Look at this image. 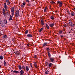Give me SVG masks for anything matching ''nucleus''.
Returning a JSON list of instances; mask_svg holds the SVG:
<instances>
[{
  "label": "nucleus",
  "mask_w": 75,
  "mask_h": 75,
  "mask_svg": "<svg viewBox=\"0 0 75 75\" xmlns=\"http://www.w3.org/2000/svg\"><path fill=\"white\" fill-rule=\"evenodd\" d=\"M26 2H29V0H26Z\"/></svg>",
  "instance_id": "nucleus-46"
},
{
  "label": "nucleus",
  "mask_w": 75,
  "mask_h": 75,
  "mask_svg": "<svg viewBox=\"0 0 75 75\" xmlns=\"http://www.w3.org/2000/svg\"><path fill=\"white\" fill-rule=\"evenodd\" d=\"M64 27H67V25H66V24H64Z\"/></svg>",
  "instance_id": "nucleus-43"
},
{
  "label": "nucleus",
  "mask_w": 75,
  "mask_h": 75,
  "mask_svg": "<svg viewBox=\"0 0 75 75\" xmlns=\"http://www.w3.org/2000/svg\"><path fill=\"white\" fill-rule=\"evenodd\" d=\"M9 0H6V1H8Z\"/></svg>",
  "instance_id": "nucleus-51"
},
{
  "label": "nucleus",
  "mask_w": 75,
  "mask_h": 75,
  "mask_svg": "<svg viewBox=\"0 0 75 75\" xmlns=\"http://www.w3.org/2000/svg\"><path fill=\"white\" fill-rule=\"evenodd\" d=\"M4 66L6 67V66H7V64H6V62L5 61H4Z\"/></svg>",
  "instance_id": "nucleus-25"
},
{
  "label": "nucleus",
  "mask_w": 75,
  "mask_h": 75,
  "mask_svg": "<svg viewBox=\"0 0 75 75\" xmlns=\"http://www.w3.org/2000/svg\"><path fill=\"white\" fill-rule=\"evenodd\" d=\"M47 6H46L45 8L44 9V12H45L47 11Z\"/></svg>",
  "instance_id": "nucleus-23"
},
{
  "label": "nucleus",
  "mask_w": 75,
  "mask_h": 75,
  "mask_svg": "<svg viewBox=\"0 0 75 75\" xmlns=\"http://www.w3.org/2000/svg\"><path fill=\"white\" fill-rule=\"evenodd\" d=\"M7 35H4L3 37V38H7Z\"/></svg>",
  "instance_id": "nucleus-27"
},
{
  "label": "nucleus",
  "mask_w": 75,
  "mask_h": 75,
  "mask_svg": "<svg viewBox=\"0 0 75 75\" xmlns=\"http://www.w3.org/2000/svg\"><path fill=\"white\" fill-rule=\"evenodd\" d=\"M49 72V71H48V70H47L45 72V74H48V72Z\"/></svg>",
  "instance_id": "nucleus-30"
},
{
  "label": "nucleus",
  "mask_w": 75,
  "mask_h": 75,
  "mask_svg": "<svg viewBox=\"0 0 75 75\" xmlns=\"http://www.w3.org/2000/svg\"><path fill=\"white\" fill-rule=\"evenodd\" d=\"M41 25H44V21L42 20L41 21Z\"/></svg>",
  "instance_id": "nucleus-19"
},
{
  "label": "nucleus",
  "mask_w": 75,
  "mask_h": 75,
  "mask_svg": "<svg viewBox=\"0 0 75 75\" xmlns=\"http://www.w3.org/2000/svg\"><path fill=\"white\" fill-rule=\"evenodd\" d=\"M50 18L52 20H54V18L53 16H51Z\"/></svg>",
  "instance_id": "nucleus-33"
},
{
  "label": "nucleus",
  "mask_w": 75,
  "mask_h": 75,
  "mask_svg": "<svg viewBox=\"0 0 75 75\" xmlns=\"http://www.w3.org/2000/svg\"><path fill=\"white\" fill-rule=\"evenodd\" d=\"M19 16V11L17 10L15 13V16L16 17H18Z\"/></svg>",
  "instance_id": "nucleus-2"
},
{
  "label": "nucleus",
  "mask_w": 75,
  "mask_h": 75,
  "mask_svg": "<svg viewBox=\"0 0 75 75\" xmlns=\"http://www.w3.org/2000/svg\"><path fill=\"white\" fill-rule=\"evenodd\" d=\"M12 16L11 15H10L9 16V21H11L12 20Z\"/></svg>",
  "instance_id": "nucleus-14"
},
{
  "label": "nucleus",
  "mask_w": 75,
  "mask_h": 75,
  "mask_svg": "<svg viewBox=\"0 0 75 75\" xmlns=\"http://www.w3.org/2000/svg\"><path fill=\"white\" fill-rule=\"evenodd\" d=\"M13 72V70H12L11 71V72Z\"/></svg>",
  "instance_id": "nucleus-48"
},
{
  "label": "nucleus",
  "mask_w": 75,
  "mask_h": 75,
  "mask_svg": "<svg viewBox=\"0 0 75 75\" xmlns=\"http://www.w3.org/2000/svg\"><path fill=\"white\" fill-rule=\"evenodd\" d=\"M4 4V8L5 10H7V4H6V3H5Z\"/></svg>",
  "instance_id": "nucleus-7"
},
{
  "label": "nucleus",
  "mask_w": 75,
  "mask_h": 75,
  "mask_svg": "<svg viewBox=\"0 0 75 75\" xmlns=\"http://www.w3.org/2000/svg\"><path fill=\"white\" fill-rule=\"evenodd\" d=\"M47 44V43H44L43 45V47H45V45H46Z\"/></svg>",
  "instance_id": "nucleus-28"
},
{
  "label": "nucleus",
  "mask_w": 75,
  "mask_h": 75,
  "mask_svg": "<svg viewBox=\"0 0 75 75\" xmlns=\"http://www.w3.org/2000/svg\"><path fill=\"white\" fill-rule=\"evenodd\" d=\"M52 4H54V3H55V2L54 1H52Z\"/></svg>",
  "instance_id": "nucleus-45"
},
{
  "label": "nucleus",
  "mask_w": 75,
  "mask_h": 75,
  "mask_svg": "<svg viewBox=\"0 0 75 75\" xmlns=\"http://www.w3.org/2000/svg\"><path fill=\"white\" fill-rule=\"evenodd\" d=\"M46 28H47V29H48H48H49V26H48V25H47V24L46 25Z\"/></svg>",
  "instance_id": "nucleus-32"
},
{
  "label": "nucleus",
  "mask_w": 75,
  "mask_h": 75,
  "mask_svg": "<svg viewBox=\"0 0 75 75\" xmlns=\"http://www.w3.org/2000/svg\"><path fill=\"white\" fill-rule=\"evenodd\" d=\"M62 33V30H61L59 32V33L60 34H61V33Z\"/></svg>",
  "instance_id": "nucleus-42"
},
{
  "label": "nucleus",
  "mask_w": 75,
  "mask_h": 75,
  "mask_svg": "<svg viewBox=\"0 0 75 75\" xmlns=\"http://www.w3.org/2000/svg\"><path fill=\"white\" fill-rule=\"evenodd\" d=\"M58 3L59 5V7H61L62 6V2L61 1H58Z\"/></svg>",
  "instance_id": "nucleus-3"
},
{
  "label": "nucleus",
  "mask_w": 75,
  "mask_h": 75,
  "mask_svg": "<svg viewBox=\"0 0 75 75\" xmlns=\"http://www.w3.org/2000/svg\"><path fill=\"white\" fill-rule=\"evenodd\" d=\"M20 75H23V74H24V71L21 70L20 71Z\"/></svg>",
  "instance_id": "nucleus-13"
},
{
  "label": "nucleus",
  "mask_w": 75,
  "mask_h": 75,
  "mask_svg": "<svg viewBox=\"0 0 75 75\" xmlns=\"http://www.w3.org/2000/svg\"><path fill=\"white\" fill-rule=\"evenodd\" d=\"M11 14L12 17L14 15V7H13L11 9Z\"/></svg>",
  "instance_id": "nucleus-1"
},
{
  "label": "nucleus",
  "mask_w": 75,
  "mask_h": 75,
  "mask_svg": "<svg viewBox=\"0 0 75 75\" xmlns=\"http://www.w3.org/2000/svg\"><path fill=\"white\" fill-rule=\"evenodd\" d=\"M6 2L7 3V5H9V6H10V1H6Z\"/></svg>",
  "instance_id": "nucleus-12"
},
{
  "label": "nucleus",
  "mask_w": 75,
  "mask_h": 75,
  "mask_svg": "<svg viewBox=\"0 0 75 75\" xmlns=\"http://www.w3.org/2000/svg\"><path fill=\"white\" fill-rule=\"evenodd\" d=\"M1 20L0 19V24L1 23Z\"/></svg>",
  "instance_id": "nucleus-41"
},
{
  "label": "nucleus",
  "mask_w": 75,
  "mask_h": 75,
  "mask_svg": "<svg viewBox=\"0 0 75 75\" xmlns=\"http://www.w3.org/2000/svg\"><path fill=\"white\" fill-rule=\"evenodd\" d=\"M46 50L47 51H50V48H47L46 49Z\"/></svg>",
  "instance_id": "nucleus-36"
},
{
  "label": "nucleus",
  "mask_w": 75,
  "mask_h": 75,
  "mask_svg": "<svg viewBox=\"0 0 75 75\" xmlns=\"http://www.w3.org/2000/svg\"><path fill=\"white\" fill-rule=\"evenodd\" d=\"M14 53L15 54V55L17 56V55H20V52H19L18 51H16L14 52Z\"/></svg>",
  "instance_id": "nucleus-4"
},
{
  "label": "nucleus",
  "mask_w": 75,
  "mask_h": 75,
  "mask_svg": "<svg viewBox=\"0 0 75 75\" xmlns=\"http://www.w3.org/2000/svg\"><path fill=\"white\" fill-rule=\"evenodd\" d=\"M28 30H27L25 32V34H28Z\"/></svg>",
  "instance_id": "nucleus-26"
},
{
  "label": "nucleus",
  "mask_w": 75,
  "mask_h": 75,
  "mask_svg": "<svg viewBox=\"0 0 75 75\" xmlns=\"http://www.w3.org/2000/svg\"><path fill=\"white\" fill-rule=\"evenodd\" d=\"M49 59L52 62H53L54 61V58L53 57H49Z\"/></svg>",
  "instance_id": "nucleus-5"
},
{
  "label": "nucleus",
  "mask_w": 75,
  "mask_h": 75,
  "mask_svg": "<svg viewBox=\"0 0 75 75\" xmlns=\"http://www.w3.org/2000/svg\"><path fill=\"white\" fill-rule=\"evenodd\" d=\"M61 37H63L62 35H61Z\"/></svg>",
  "instance_id": "nucleus-50"
},
{
  "label": "nucleus",
  "mask_w": 75,
  "mask_h": 75,
  "mask_svg": "<svg viewBox=\"0 0 75 75\" xmlns=\"http://www.w3.org/2000/svg\"><path fill=\"white\" fill-rule=\"evenodd\" d=\"M67 12L68 13V14H69V15H71V13H70V12H71V10H70V11H69L68 10H67Z\"/></svg>",
  "instance_id": "nucleus-18"
},
{
  "label": "nucleus",
  "mask_w": 75,
  "mask_h": 75,
  "mask_svg": "<svg viewBox=\"0 0 75 75\" xmlns=\"http://www.w3.org/2000/svg\"><path fill=\"white\" fill-rule=\"evenodd\" d=\"M4 22L5 23V24H7V22L6 20V19L4 20Z\"/></svg>",
  "instance_id": "nucleus-31"
},
{
  "label": "nucleus",
  "mask_w": 75,
  "mask_h": 75,
  "mask_svg": "<svg viewBox=\"0 0 75 75\" xmlns=\"http://www.w3.org/2000/svg\"><path fill=\"white\" fill-rule=\"evenodd\" d=\"M1 26H2V27H5V24L4 23H1Z\"/></svg>",
  "instance_id": "nucleus-15"
},
{
  "label": "nucleus",
  "mask_w": 75,
  "mask_h": 75,
  "mask_svg": "<svg viewBox=\"0 0 75 75\" xmlns=\"http://www.w3.org/2000/svg\"><path fill=\"white\" fill-rule=\"evenodd\" d=\"M25 3L24 2L21 5V7L23 8L24 6H25Z\"/></svg>",
  "instance_id": "nucleus-9"
},
{
  "label": "nucleus",
  "mask_w": 75,
  "mask_h": 75,
  "mask_svg": "<svg viewBox=\"0 0 75 75\" xmlns=\"http://www.w3.org/2000/svg\"><path fill=\"white\" fill-rule=\"evenodd\" d=\"M22 68L23 69H25V67H24V66L22 67Z\"/></svg>",
  "instance_id": "nucleus-47"
},
{
  "label": "nucleus",
  "mask_w": 75,
  "mask_h": 75,
  "mask_svg": "<svg viewBox=\"0 0 75 75\" xmlns=\"http://www.w3.org/2000/svg\"><path fill=\"white\" fill-rule=\"evenodd\" d=\"M70 24L72 27H74V23H73L72 22L71 23H70Z\"/></svg>",
  "instance_id": "nucleus-24"
},
{
  "label": "nucleus",
  "mask_w": 75,
  "mask_h": 75,
  "mask_svg": "<svg viewBox=\"0 0 75 75\" xmlns=\"http://www.w3.org/2000/svg\"><path fill=\"white\" fill-rule=\"evenodd\" d=\"M25 69L27 72H28V71H29V68L28 67V66H26Z\"/></svg>",
  "instance_id": "nucleus-11"
},
{
  "label": "nucleus",
  "mask_w": 75,
  "mask_h": 75,
  "mask_svg": "<svg viewBox=\"0 0 75 75\" xmlns=\"http://www.w3.org/2000/svg\"><path fill=\"white\" fill-rule=\"evenodd\" d=\"M71 15L72 16H74L75 15V13H74V12H71Z\"/></svg>",
  "instance_id": "nucleus-22"
},
{
  "label": "nucleus",
  "mask_w": 75,
  "mask_h": 75,
  "mask_svg": "<svg viewBox=\"0 0 75 75\" xmlns=\"http://www.w3.org/2000/svg\"><path fill=\"white\" fill-rule=\"evenodd\" d=\"M52 65H53V64H52L51 63H50L48 65L49 67H51V66H52Z\"/></svg>",
  "instance_id": "nucleus-20"
},
{
  "label": "nucleus",
  "mask_w": 75,
  "mask_h": 75,
  "mask_svg": "<svg viewBox=\"0 0 75 75\" xmlns=\"http://www.w3.org/2000/svg\"><path fill=\"white\" fill-rule=\"evenodd\" d=\"M0 59L1 60L3 59V56H1L0 57Z\"/></svg>",
  "instance_id": "nucleus-34"
},
{
  "label": "nucleus",
  "mask_w": 75,
  "mask_h": 75,
  "mask_svg": "<svg viewBox=\"0 0 75 75\" xmlns=\"http://www.w3.org/2000/svg\"><path fill=\"white\" fill-rule=\"evenodd\" d=\"M1 33H0V36H1Z\"/></svg>",
  "instance_id": "nucleus-49"
},
{
  "label": "nucleus",
  "mask_w": 75,
  "mask_h": 75,
  "mask_svg": "<svg viewBox=\"0 0 75 75\" xmlns=\"http://www.w3.org/2000/svg\"><path fill=\"white\" fill-rule=\"evenodd\" d=\"M34 66H35V68H37V64H36L35 65H34Z\"/></svg>",
  "instance_id": "nucleus-37"
},
{
  "label": "nucleus",
  "mask_w": 75,
  "mask_h": 75,
  "mask_svg": "<svg viewBox=\"0 0 75 75\" xmlns=\"http://www.w3.org/2000/svg\"><path fill=\"white\" fill-rule=\"evenodd\" d=\"M69 24H70L71 23H72V21H71V20H69Z\"/></svg>",
  "instance_id": "nucleus-35"
},
{
  "label": "nucleus",
  "mask_w": 75,
  "mask_h": 75,
  "mask_svg": "<svg viewBox=\"0 0 75 75\" xmlns=\"http://www.w3.org/2000/svg\"><path fill=\"white\" fill-rule=\"evenodd\" d=\"M27 6H31V4H27Z\"/></svg>",
  "instance_id": "nucleus-40"
},
{
  "label": "nucleus",
  "mask_w": 75,
  "mask_h": 75,
  "mask_svg": "<svg viewBox=\"0 0 75 75\" xmlns=\"http://www.w3.org/2000/svg\"><path fill=\"white\" fill-rule=\"evenodd\" d=\"M34 58L35 59H37V57L36 56V55H35L34 56Z\"/></svg>",
  "instance_id": "nucleus-38"
},
{
  "label": "nucleus",
  "mask_w": 75,
  "mask_h": 75,
  "mask_svg": "<svg viewBox=\"0 0 75 75\" xmlns=\"http://www.w3.org/2000/svg\"><path fill=\"white\" fill-rule=\"evenodd\" d=\"M3 13L4 16H6V11H5V9L4 8H3Z\"/></svg>",
  "instance_id": "nucleus-6"
},
{
  "label": "nucleus",
  "mask_w": 75,
  "mask_h": 75,
  "mask_svg": "<svg viewBox=\"0 0 75 75\" xmlns=\"http://www.w3.org/2000/svg\"><path fill=\"white\" fill-rule=\"evenodd\" d=\"M34 65H37V62H34Z\"/></svg>",
  "instance_id": "nucleus-39"
},
{
  "label": "nucleus",
  "mask_w": 75,
  "mask_h": 75,
  "mask_svg": "<svg viewBox=\"0 0 75 75\" xmlns=\"http://www.w3.org/2000/svg\"><path fill=\"white\" fill-rule=\"evenodd\" d=\"M18 67L19 69H20V70H21L22 69V67H21V66L19 65L18 66Z\"/></svg>",
  "instance_id": "nucleus-17"
},
{
  "label": "nucleus",
  "mask_w": 75,
  "mask_h": 75,
  "mask_svg": "<svg viewBox=\"0 0 75 75\" xmlns=\"http://www.w3.org/2000/svg\"><path fill=\"white\" fill-rule=\"evenodd\" d=\"M27 36L28 37H33V35L31 34H28L27 35Z\"/></svg>",
  "instance_id": "nucleus-10"
},
{
  "label": "nucleus",
  "mask_w": 75,
  "mask_h": 75,
  "mask_svg": "<svg viewBox=\"0 0 75 75\" xmlns=\"http://www.w3.org/2000/svg\"><path fill=\"white\" fill-rule=\"evenodd\" d=\"M29 45H30L29 44H27V47H29Z\"/></svg>",
  "instance_id": "nucleus-44"
},
{
  "label": "nucleus",
  "mask_w": 75,
  "mask_h": 75,
  "mask_svg": "<svg viewBox=\"0 0 75 75\" xmlns=\"http://www.w3.org/2000/svg\"><path fill=\"white\" fill-rule=\"evenodd\" d=\"M48 55L49 58L51 57V54H50V52H48Z\"/></svg>",
  "instance_id": "nucleus-21"
},
{
  "label": "nucleus",
  "mask_w": 75,
  "mask_h": 75,
  "mask_svg": "<svg viewBox=\"0 0 75 75\" xmlns=\"http://www.w3.org/2000/svg\"><path fill=\"white\" fill-rule=\"evenodd\" d=\"M13 72L15 74H18L19 73V72L18 71H13Z\"/></svg>",
  "instance_id": "nucleus-16"
},
{
  "label": "nucleus",
  "mask_w": 75,
  "mask_h": 75,
  "mask_svg": "<svg viewBox=\"0 0 75 75\" xmlns=\"http://www.w3.org/2000/svg\"><path fill=\"white\" fill-rule=\"evenodd\" d=\"M43 30V28H41L40 29V30H39V32H40V33L41 32V31H42Z\"/></svg>",
  "instance_id": "nucleus-29"
},
{
  "label": "nucleus",
  "mask_w": 75,
  "mask_h": 75,
  "mask_svg": "<svg viewBox=\"0 0 75 75\" xmlns=\"http://www.w3.org/2000/svg\"><path fill=\"white\" fill-rule=\"evenodd\" d=\"M50 27H52L54 25V23H50L49 25Z\"/></svg>",
  "instance_id": "nucleus-8"
}]
</instances>
